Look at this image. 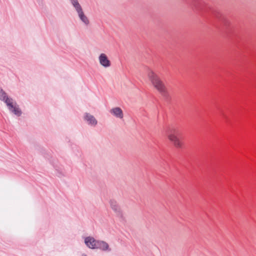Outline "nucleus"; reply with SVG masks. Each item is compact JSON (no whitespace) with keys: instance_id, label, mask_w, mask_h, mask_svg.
I'll use <instances>...</instances> for the list:
<instances>
[{"instance_id":"4","label":"nucleus","mask_w":256,"mask_h":256,"mask_svg":"<svg viewBox=\"0 0 256 256\" xmlns=\"http://www.w3.org/2000/svg\"><path fill=\"white\" fill-rule=\"evenodd\" d=\"M72 3L74 6L76 8L80 18V20L86 24L89 22L88 20L87 17L84 14L82 8L78 2L77 0H71Z\"/></svg>"},{"instance_id":"8","label":"nucleus","mask_w":256,"mask_h":256,"mask_svg":"<svg viewBox=\"0 0 256 256\" xmlns=\"http://www.w3.org/2000/svg\"><path fill=\"white\" fill-rule=\"evenodd\" d=\"M84 118L89 124L94 126H95L97 124L98 122L96 118L90 114L86 113Z\"/></svg>"},{"instance_id":"9","label":"nucleus","mask_w":256,"mask_h":256,"mask_svg":"<svg viewBox=\"0 0 256 256\" xmlns=\"http://www.w3.org/2000/svg\"><path fill=\"white\" fill-rule=\"evenodd\" d=\"M110 112L116 117L120 118H123V112L122 110L118 107L114 108L110 110Z\"/></svg>"},{"instance_id":"2","label":"nucleus","mask_w":256,"mask_h":256,"mask_svg":"<svg viewBox=\"0 0 256 256\" xmlns=\"http://www.w3.org/2000/svg\"><path fill=\"white\" fill-rule=\"evenodd\" d=\"M178 130L176 128H170L168 131L166 136L168 140L177 149L184 148V144L177 135Z\"/></svg>"},{"instance_id":"11","label":"nucleus","mask_w":256,"mask_h":256,"mask_svg":"<svg viewBox=\"0 0 256 256\" xmlns=\"http://www.w3.org/2000/svg\"><path fill=\"white\" fill-rule=\"evenodd\" d=\"M82 256H86V254H83L82 255Z\"/></svg>"},{"instance_id":"10","label":"nucleus","mask_w":256,"mask_h":256,"mask_svg":"<svg viewBox=\"0 0 256 256\" xmlns=\"http://www.w3.org/2000/svg\"><path fill=\"white\" fill-rule=\"evenodd\" d=\"M110 205L111 208L115 212H116L118 214H121V208L116 201H115L114 200H111L110 201Z\"/></svg>"},{"instance_id":"6","label":"nucleus","mask_w":256,"mask_h":256,"mask_svg":"<svg viewBox=\"0 0 256 256\" xmlns=\"http://www.w3.org/2000/svg\"><path fill=\"white\" fill-rule=\"evenodd\" d=\"M97 242L98 240L90 236L87 237L84 240V242L87 246L92 249L96 248Z\"/></svg>"},{"instance_id":"5","label":"nucleus","mask_w":256,"mask_h":256,"mask_svg":"<svg viewBox=\"0 0 256 256\" xmlns=\"http://www.w3.org/2000/svg\"><path fill=\"white\" fill-rule=\"evenodd\" d=\"M100 64L104 68L109 67L110 66V62L104 54H101L98 58Z\"/></svg>"},{"instance_id":"7","label":"nucleus","mask_w":256,"mask_h":256,"mask_svg":"<svg viewBox=\"0 0 256 256\" xmlns=\"http://www.w3.org/2000/svg\"><path fill=\"white\" fill-rule=\"evenodd\" d=\"M96 248L100 249L103 251L110 250L108 244L103 240H98Z\"/></svg>"},{"instance_id":"3","label":"nucleus","mask_w":256,"mask_h":256,"mask_svg":"<svg viewBox=\"0 0 256 256\" xmlns=\"http://www.w3.org/2000/svg\"><path fill=\"white\" fill-rule=\"evenodd\" d=\"M1 97L2 100L6 104L8 108L16 115L20 116L21 114V111L16 105V104L13 102L12 98H8L6 94L1 90Z\"/></svg>"},{"instance_id":"1","label":"nucleus","mask_w":256,"mask_h":256,"mask_svg":"<svg viewBox=\"0 0 256 256\" xmlns=\"http://www.w3.org/2000/svg\"><path fill=\"white\" fill-rule=\"evenodd\" d=\"M147 76L152 86L158 92L162 95L167 93V88L164 82L156 74L149 70Z\"/></svg>"}]
</instances>
